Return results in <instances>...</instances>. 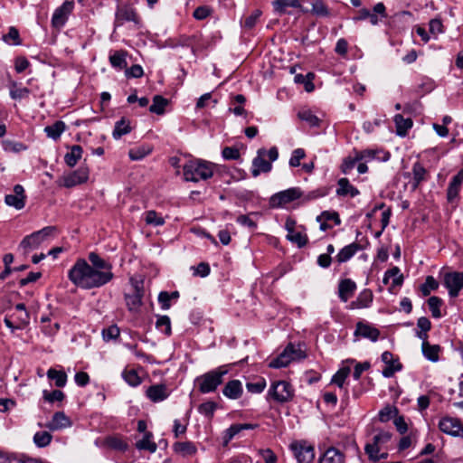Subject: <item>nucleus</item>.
I'll return each mask as SVG.
<instances>
[{"mask_svg":"<svg viewBox=\"0 0 463 463\" xmlns=\"http://www.w3.org/2000/svg\"><path fill=\"white\" fill-rule=\"evenodd\" d=\"M103 445L117 451H125L128 444L118 436H109L104 439Z\"/></svg>","mask_w":463,"mask_h":463,"instance_id":"obj_28","label":"nucleus"},{"mask_svg":"<svg viewBox=\"0 0 463 463\" xmlns=\"http://www.w3.org/2000/svg\"><path fill=\"white\" fill-rule=\"evenodd\" d=\"M65 128H66L65 123L61 120H58L54 124L45 127L44 132L46 133L48 137H50L53 140H57L60 138L61 135L64 132Z\"/></svg>","mask_w":463,"mask_h":463,"instance_id":"obj_29","label":"nucleus"},{"mask_svg":"<svg viewBox=\"0 0 463 463\" xmlns=\"http://www.w3.org/2000/svg\"><path fill=\"white\" fill-rule=\"evenodd\" d=\"M382 361L386 364V367L383 370V375L385 378L392 377L396 372L402 370V365L398 360L393 358L391 352L385 351L382 354Z\"/></svg>","mask_w":463,"mask_h":463,"instance_id":"obj_15","label":"nucleus"},{"mask_svg":"<svg viewBox=\"0 0 463 463\" xmlns=\"http://www.w3.org/2000/svg\"><path fill=\"white\" fill-rule=\"evenodd\" d=\"M361 250V247L358 243L353 242L349 245L345 246L343 249L335 256V260L341 264L348 261L358 250Z\"/></svg>","mask_w":463,"mask_h":463,"instance_id":"obj_25","label":"nucleus"},{"mask_svg":"<svg viewBox=\"0 0 463 463\" xmlns=\"http://www.w3.org/2000/svg\"><path fill=\"white\" fill-rule=\"evenodd\" d=\"M126 303L128 309L132 312H136L141 306V295L138 291H135L133 294H126Z\"/></svg>","mask_w":463,"mask_h":463,"instance_id":"obj_43","label":"nucleus"},{"mask_svg":"<svg viewBox=\"0 0 463 463\" xmlns=\"http://www.w3.org/2000/svg\"><path fill=\"white\" fill-rule=\"evenodd\" d=\"M245 101L246 98L242 94H237L233 96L231 102V107L229 108V111L232 112L236 116L245 115L246 110L242 107Z\"/></svg>","mask_w":463,"mask_h":463,"instance_id":"obj_31","label":"nucleus"},{"mask_svg":"<svg viewBox=\"0 0 463 463\" xmlns=\"http://www.w3.org/2000/svg\"><path fill=\"white\" fill-rule=\"evenodd\" d=\"M3 148L7 152L18 153L20 151L25 150L26 146L21 142H14L11 140H4L2 142Z\"/></svg>","mask_w":463,"mask_h":463,"instance_id":"obj_56","label":"nucleus"},{"mask_svg":"<svg viewBox=\"0 0 463 463\" xmlns=\"http://www.w3.org/2000/svg\"><path fill=\"white\" fill-rule=\"evenodd\" d=\"M306 156L305 150L302 148H297L293 150L291 157L289 159V165L297 167L300 165V160Z\"/></svg>","mask_w":463,"mask_h":463,"instance_id":"obj_59","label":"nucleus"},{"mask_svg":"<svg viewBox=\"0 0 463 463\" xmlns=\"http://www.w3.org/2000/svg\"><path fill=\"white\" fill-rule=\"evenodd\" d=\"M222 155L224 159L235 160L240 157V151L232 146H226L222 149Z\"/></svg>","mask_w":463,"mask_h":463,"instance_id":"obj_64","label":"nucleus"},{"mask_svg":"<svg viewBox=\"0 0 463 463\" xmlns=\"http://www.w3.org/2000/svg\"><path fill=\"white\" fill-rule=\"evenodd\" d=\"M89 178V169L87 167H80L64 178V185L72 187L86 182Z\"/></svg>","mask_w":463,"mask_h":463,"instance_id":"obj_16","label":"nucleus"},{"mask_svg":"<svg viewBox=\"0 0 463 463\" xmlns=\"http://www.w3.org/2000/svg\"><path fill=\"white\" fill-rule=\"evenodd\" d=\"M286 238L290 242L297 244L298 248L306 246L308 241L307 234L297 229L292 233H288Z\"/></svg>","mask_w":463,"mask_h":463,"instance_id":"obj_40","label":"nucleus"},{"mask_svg":"<svg viewBox=\"0 0 463 463\" xmlns=\"http://www.w3.org/2000/svg\"><path fill=\"white\" fill-rule=\"evenodd\" d=\"M300 120L307 122L310 127L319 126L320 119L309 109H301L298 113Z\"/></svg>","mask_w":463,"mask_h":463,"instance_id":"obj_44","label":"nucleus"},{"mask_svg":"<svg viewBox=\"0 0 463 463\" xmlns=\"http://www.w3.org/2000/svg\"><path fill=\"white\" fill-rule=\"evenodd\" d=\"M279 157V151L276 146H272L269 150L260 148L257 156L252 160L251 174L254 177L260 175V173H269L271 168V163Z\"/></svg>","mask_w":463,"mask_h":463,"instance_id":"obj_4","label":"nucleus"},{"mask_svg":"<svg viewBox=\"0 0 463 463\" xmlns=\"http://www.w3.org/2000/svg\"><path fill=\"white\" fill-rule=\"evenodd\" d=\"M443 282L449 290V297L456 298L463 288V272H448L444 275Z\"/></svg>","mask_w":463,"mask_h":463,"instance_id":"obj_11","label":"nucleus"},{"mask_svg":"<svg viewBox=\"0 0 463 463\" xmlns=\"http://www.w3.org/2000/svg\"><path fill=\"white\" fill-rule=\"evenodd\" d=\"M428 305L433 317L439 318L442 317L440 312V307L442 305L441 298L436 296L430 297L428 299Z\"/></svg>","mask_w":463,"mask_h":463,"instance_id":"obj_49","label":"nucleus"},{"mask_svg":"<svg viewBox=\"0 0 463 463\" xmlns=\"http://www.w3.org/2000/svg\"><path fill=\"white\" fill-rule=\"evenodd\" d=\"M439 283L432 276H428L425 282L420 286V290L423 296H429L432 290H436Z\"/></svg>","mask_w":463,"mask_h":463,"instance_id":"obj_53","label":"nucleus"},{"mask_svg":"<svg viewBox=\"0 0 463 463\" xmlns=\"http://www.w3.org/2000/svg\"><path fill=\"white\" fill-rule=\"evenodd\" d=\"M269 394L279 402H286L293 397V390L288 383L279 381L272 384Z\"/></svg>","mask_w":463,"mask_h":463,"instance_id":"obj_10","label":"nucleus"},{"mask_svg":"<svg viewBox=\"0 0 463 463\" xmlns=\"http://www.w3.org/2000/svg\"><path fill=\"white\" fill-rule=\"evenodd\" d=\"M73 1H65L61 6L55 9L52 17V25L57 29L63 27L69 15L73 11Z\"/></svg>","mask_w":463,"mask_h":463,"instance_id":"obj_12","label":"nucleus"},{"mask_svg":"<svg viewBox=\"0 0 463 463\" xmlns=\"http://www.w3.org/2000/svg\"><path fill=\"white\" fill-rule=\"evenodd\" d=\"M229 372L227 365L220 366L196 378L199 391L203 393L214 392Z\"/></svg>","mask_w":463,"mask_h":463,"instance_id":"obj_3","label":"nucleus"},{"mask_svg":"<svg viewBox=\"0 0 463 463\" xmlns=\"http://www.w3.org/2000/svg\"><path fill=\"white\" fill-rule=\"evenodd\" d=\"M183 172L185 181L207 180L213 175V165L203 160H191L184 165Z\"/></svg>","mask_w":463,"mask_h":463,"instance_id":"obj_2","label":"nucleus"},{"mask_svg":"<svg viewBox=\"0 0 463 463\" xmlns=\"http://www.w3.org/2000/svg\"><path fill=\"white\" fill-rule=\"evenodd\" d=\"M145 221L146 224L153 226H162L165 223V219L155 211L146 212Z\"/></svg>","mask_w":463,"mask_h":463,"instance_id":"obj_55","label":"nucleus"},{"mask_svg":"<svg viewBox=\"0 0 463 463\" xmlns=\"http://www.w3.org/2000/svg\"><path fill=\"white\" fill-rule=\"evenodd\" d=\"M47 376L49 379L55 381V385L57 387H63L66 384L67 375L62 371H57L51 368L47 372Z\"/></svg>","mask_w":463,"mask_h":463,"instance_id":"obj_45","label":"nucleus"},{"mask_svg":"<svg viewBox=\"0 0 463 463\" xmlns=\"http://www.w3.org/2000/svg\"><path fill=\"white\" fill-rule=\"evenodd\" d=\"M356 288L355 283L350 279H345L340 281L338 286V295L342 301L346 302L353 295Z\"/></svg>","mask_w":463,"mask_h":463,"instance_id":"obj_24","label":"nucleus"},{"mask_svg":"<svg viewBox=\"0 0 463 463\" xmlns=\"http://www.w3.org/2000/svg\"><path fill=\"white\" fill-rule=\"evenodd\" d=\"M266 387L265 380L261 379L256 383H247L246 388L251 393H260Z\"/></svg>","mask_w":463,"mask_h":463,"instance_id":"obj_61","label":"nucleus"},{"mask_svg":"<svg viewBox=\"0 0 463 463\" xmlns=\"http://www.w3.org/2000/svg\"><path fill=\"white\" fill-rule=\"evenodd\" d=\"M31 90L28 88H19L15 81L10 83V97L12 99L20 100L28 98Z\"/></svg>","mask_w":463,"mask_h":463,"instance_id":"obj_37","label":"nucleus"},{"mask_svg":"<svg viewBox=\"0 0 463 463\" xmlns=\"http://www.w3.org/2000/svg\"><path fill=\"white\" fill-rule=\"evenodd\" d=\"M382 18L387 17L386 9L383 3H378L373 6V13L370 12V16L368 17L370 24L372 25H377L379 24V17Z\"/></svg>","mask_w":463,"mask_h":463,"instance_id":"obj_42","label":"nucleus"},{"mask_svg":"<svg viewBox=\"0 0 463 463\" xmlns=\"http://www.w3.org/2000/svg\"><path fill=\"white\" fill-rule=\"evenodd\" d=\"M127 52L125 51H117L109 56V61L113 68L123 70L127 68Z\"/></svg>","mask_w":463,"mask_h":463,"instance_id":"obj_30","label":"nucleus"},{"mask_svg":"<svg viewBox=\"0 0 463 463\" xmlns=\"http://www.w3.org/2000/svg\"><path fill=\"white\" fill-rule=\"evenodd\" d=\"M426 169L419 163L416 162L412 166V188L415 190L421 182L426 179Z\"/></svg>","mask_w":463,"mask_h":463,"instance_id":"obj_32","label":"nucleus"},{"mask_svg":"<svg viewBox=\"0 0 463 463\" xmlns=\"http://www.w3.org/2000/svg\"><path fill=\"white\" fill-rule=\"evenodd\" d=\"M146 393L154 402H162L169 396L168 390L165 384L152 385L146 390Z\"/></svg>","mask_w":463,"mask_h":463,"instance_id":"obj_20","label":"nucleus"},{"mask_svg":"<svg viewBox=\"0 0 463 463\" xmlns=\"http://www.w3.org/2000/svg\"><path fill=\"white\" fill-rule=\"evenodd\" d=\"M275 12L279 14L285 13L287 7L300 8L301 5L298 0H274L272 2Z\"/></svg>","mask_w":463,"mask_h":463,"instance_id":"obj_38","label":"nucleus"},{"mask_svg":"<svg viewBox=\"0 0 463 463\" xmlns=\"http://www.w3.org/2000/svg\"><path fill=\"white\" fill-rule=\"evenodd\" d=\"M305 356V353L300 348L290 344L279 356L270 361L269 366L271 368L286 367L291 361L299 360Z\"/></svg>","mask_w":463,"mask_h":463,"instance_id":"obj_6","label":"nucleus"},{"mask_svg":"<svg viewBox=\"0 0 463 463\" xmlns=\"http://www.w3.org/2000/svg\"><path fill=\"white\" fill-rule=\"evenodd\" d=\"M463 184V169L459 170L458 174L450 181L447 189V199L449 203H453L458 197L461 186Z\"/></svg>","mask_w":463,"mask_h":463,"instance_id":"obj_17","label":"nucleus"},{"mask_svg":"<svg viewBox=\"0 0 463 463\" xmlns=\"http://www.w3.org/2000/svg\"><path fill=\"white\" fill-rule=\"evenodd\" d=\"M143 74V68L138 64L132 65L129 69H126L125 71L127 78H141Z\"/></svg>","mask_w":463,"mask_h":463,"instance_id":"obj_63","label":"nucleus"},{"mask_svg":"<svg viewBox=\"0 0 463 463\" xmlns=\"http://www.w3.org/2000/svg\"><path fill=\"white\" fill-rule=\"evenodd\" d=\"M175 450L183 456H191L195 454L196 447L190 441L177 442L174 445Z\"/></svg>","mask_w":463,"mask_h":463,"instance_id":"obj_46","label":"nucleus"},{"mask_svg":"<svg viewBox=\"0 0 463 463\" xmlns=\"http://www.w3.org/2000/svg\"><path fill=\"white\" fill-rule=\"evenodd\" d=\"M88 260L78 259L68 271L70 281L81 289L89 290L101 288L114 279L112 264L92 251Z\"/></svg>","mask_w":463,"mask_h":463,"instance_id":"obj_1","label":"nucleus"},{"mask_svg":"<svg viewBox=\"0 0 463 463\" xmlns=\"http://www.w3.org/2000/svg\"><path fill=\"white\" fill-rule=\"evenodd\" d=\"M311 13L317 17H329L331 10L325 0H315L312 4Z\"/></svg>","mask_w":463,"mask_h":463,"instance_id":"obj_34","label":"nucleus"},{"mask_svg":"<svg viewBox=\"0 0 463 463\" xmlns=\"http://www.w3.org/2000/svg\"><path fill=\"white\" fill-rule=\"evenodd\" d=\"M421 351L426 359L430 362L439 361V353L440 352V346L439 345H430V343L421 344Z\"/></svg>","mask_w":463,"mask_h":463,"instance_id":"obj_27","label":"nucleus"},{"mask_svg":"<svg viewBox=\"0 0 463 463\" xmlns=\"http://www.w3.org/2000/svg\"><path fill=\"white\" fill-rule=\"evenodd\" d=\"M71 426V420L62 411L55 412L52 420L46 423V428L50 430H58Z\"/></svg>","mask_w":463,"mask_h":463,"instance_id":"obj_19","label":"nucleus"},{"mask_svg":"<svg viewBox=\"0 0 463 463\" xmlns=\"http://www.w3.org/2000/svg\"><path fill=\"white\" fill-rule=\"evenodd\" d=\"M389 157V153L382 149H365L356 154V160H364L366 163L374 159L387 161Z\"/></svg>","mask_w":463,"mask_h":463,"instance_id":"obj_18","label":"nucleus"},{"mask_svg":"<svg viewBox=\"0 0 463 463\" xmlns=\"http://www.w3.org/2000/svg\"><path fill=\"white\" fill-rule=\"evenodd\" d=\"M130 131L131 128L129 121L125 118H122L120 120L116 122L114 130L112 132V137L115 139H119L122 136L128 134Z\"/></svg>","mask_w":463,"mask_h":463,"instance_id":"obj_36","label":"nucleus"},{"mask_svg":"<svg viewBox=\"0 0 463 463\" xmlns=\"http://www.w3.org/2000/svg\"><path fill=\"white\" fill-rule=\"evenodd\" d=\"M156 326L167 335L171 334V321L168 316H157Z\"/></svg>","mask_w":463,"mask_h":463,"instance_id":"obj_54","label":"nucleus"},{"mask_svg":"<svg viewBox=\"0 0 463 463\" xmlns=\"http://www.w3.org/2000/svg\"><path fill=\"white\" fill-rule=\"evenodd\" d=\"M152 438L153 434L151 432H146L143 439L137 442L136 447L140 450H147L154 453L156 450L157 446L152 440Z\"/></svg>","mask_w":463,"mask_h":463,"instance_id":"obj_33","label":"nucleus"},{"mask_svg":"<svg viewBox=\"0 0 463 463\" xmlns=\"http://www.w3.org/2000/svg\"><path fill=\"white\" fill-rule=\"evenodd\" d=\"M52 436L48 431H37L33 436V442L38 448H44L52 441Z\"/></svg>","mask_w":463,"mask_h":463,"instance_id":"obj_47","label":"nucleus"},{"mask_svg":"<svg viewBox=\"0 0 463 463\" xmlns=\"http://www.w3.org/2000/svg\"><path fill=\"white\" fill-rule=\"evenodd\" d=\"M168 104V100L161 95H156L153 98V104L149 107V111L157 115L165 113V109Z\"/></svg>","mask_w":463,"mask_h":463,"instance_id":"obj_41","label":"nucleus"},{"mask_svg":"<svg viewBox=\"0 0 463 463\" xmlns=\"http://www.w3.org/2000/svg\"><path fill=\"white\" fill-rule=\"evenodd\" d=\"M125 22H133L135 24H140V18L136 8L128 3H122L117 5L114 27L122 26Z\"/></svg>","mask_w":463,"mask_h":463,"instance_id":"obj_5","label":"nucleus"},{"mask_svg":"<svg viewBox=\"0 0 463 463\" xmlns=\"http://www.w3.org/2000/svg\"><path fill=\"white\" fill-rule=\"evenodd\" d=\"M81 156L82 147L79 145H74L71 146V151L65 155L64 161L69 166L72 167L81 158Z\"/></svg>","mask_w":463,"mask_h":463,"instance_id":"obj_35","label":"nucleus"},{"mask_svg":"<svg viewBox=\"0 0 463 463\" xmlns=\"http://www.w3.org/2000/svg\"><path fill=\"white\" fill-rule=\"evenodd\" d=\"M439 430L446 434L458 437L463 432L462 426L460 421L458 419L444 417L439 420Z\"/></svg>","mask_w":463,"mask_h":463,"instance_id":"obj_13","label":"nucleus"},{"mask_svg":"<svg viewBox=\"0 0 463 463\" xmlns=\"http://www.w3.org/2000/svg\"><path fill=\"white\" fill-rule=\"evenodd\" d=\"M394 123L396 126V133L398 136H406L408 130L412 127L411 118H404L401 114L394 116Z\"/></svg>","mask_w":463,"mask_h":463,"instance_id":"obj_26","label":"nucleus"},{"mask_svg":"<svg viewBox=\"0 0 463 463\" xmlns=\"http://www.w3.org/2000/svg\"><path fill=\"white\" fill-rule=\"evenodd\" d=\"M313 79L314 74L309 72L307 75L297 74L294 78V80L298 84H304L306 91L311 92L314 90V84L312 83Z\"/></svg>","mask_w":463,"mask_h":463,"instance_id":"obj_48","label":"nucleus"},{"mask_svg":"<svg viewBox=\"0 0 463 463\" xmlns=\"http://www.w3.org/2000/svg\"><path fill=\"white\" fill-rule=\"evenodd\" d=\"M373 301V293L369 289L362 291L355 301L352 305L356 308L368 307Z\"/></svg>","mask_w":463,"mask_h":463,"instance_id":"obj_39","label":"nucleus"},{"mask_svg":"<svg viewBox=\"0 0 463 463\" xmlns=\"http://www.w3.org/2000/svg\"><path fill=\"white\" fill-rule=\"evenodd\" d=\"M5 202L7 205L14 207L16 210H21L25 204L24 189L21 184H15L14 187L13 194H6Z\"/></svg>","mask_w":463,"mask_h":463,"instance_id":"obj_14","label":"nucleus"},{"mask_svg":"<svg viewBox=\"0 0 463 463\" xmlns=\"http://www.w3.org/2000/svg\"><path fill=\"white\" fill-rule=\"evenodd\" d=\"M290 448L299 463H311L315 458L314 447L306 441L293 443Z\"/></svg>","mask_w":463,"mask_h":463,"instance_id":"obj_9","label":"nucleus"},{"mask_svg":"<svg viewBox=\"0 0 463 463\" xmlns=\"http://www.w3.org/2000/svg\"><path fill=\"white\" fill-rule=\"evenodd\" d=\"M64 397V393L60 390H54L52 392L43 391V399L49 402H61Z\"/></svg>","mask_w":463,"mask_h":463,"instance_id":"obj_58","label":"nucleus"},{"mask_svg":"<svg viewBox=\"0 0 463 463\" xmlns=\"http://www.w3.org/2000/svg\"><path fill=\"white\" fill-rule=\"evenodd\" d=\"M242 392V384L239 380H232L228 382L222 390L223 395L232 400L239 399L241 396Z\"/></svg>","mask_w":463,"mask_h":463,"instance_id":"obj_22","label":"nucleus"},{"mask_svg":"<svg viewBox=\"0 0 463 463\" xmlns=\"http://www.w3.org/2000/svg\"><path fill=\"white\" fill-rule=\"evenodd\" d=\"M56 231L54 226H47L40 231L24 237L20 243V247L26 250L36 249L47 237L52 235Z\"/></svg>","mask_w":463,"mask_h":463,"instance_id":"obj_7","label":"nucleus"},{"mask_svg":"<svg viewBox=\"0 0 463 463\" xmlns=\"http://www.w3.org/2000/svg\"><path fill=\"white\" fill-rule=\"evenodd\" d=\"M337 189L336 194L338 196H345L347 195V191L352 187L349 180L347 178H340L337 182Z\"/></svg>","mask_w":463,"mask_h":463,"instance_id":"obj_60","label":"nucleus"},{"mask_svg":"<svg viewBox=\"0 0 463 463\" xmlns=\"http://www.w3.org/2000/svg\"><path fill=\"white\" fill-rule=\"evenodd\" d=\"M122 377L130 386L136 387L141 383V378L133 369L124 370L122 372Z\"/></svg>","mask_w":463,"mask_h":463,"instance_id":"obj_52","label":"nucleus"},{"mask_svg":"<svg viewBox=\"0 0 463 463\" xmlns=\"http://www.w3.org/2000/svg\"><path fill=\"white\" fill-rule=\"evenodd\" d=\"M391 438L392 434L390 432L380 431L373 437V441L378 444L380 448H383L384 444L390 441Z\"/></svg>","mask_w":463,"mask_h":463,"instance_id":"obj_62","label":"nucleus"},{"mask_svg":"<svg viewBox=\"0 0 463 463\" xmlns=\"http://www.w3.org/2000/svg\"><path fill=\"white\" fill-rule=\"evenodd\" d=\"M2 39L8 44L20 45L22 43L19 32L14 26L9 28L8 33L3 35Z\"/></svg>","mask_w":463,"mask_h":463,"instance_id":"obj_51","label":"nucleus"},{"mask_svg":"<svg viewBox=\"0 0 463 463\" xmlns=\"http://www.w3.org/2000/svg\"><path fill=\"white\" fill-rule=\"evenodd\" d=\"M355 335H360L364 338H368L373 342L377 341L380 332L377 328L373 327L369 325L364 324L362 322L357 323L356 329L354 332Z\"/></svg>","mask_w":463,"mask_h":463,"instance_id":"obj_23","label":"nucleus"},{"mask_svg":"<svg viewBox=\"0 0 463 463\" xmlns=\"http://www.w3.org/2000/svg\"><path fill=\"white\" fill-rule=\"evenodd\" d=\"M301 196L302 191L298 187H292L273 194L269 199V204L274 208L282 207Z\"/></svg>","mask_w":463,"mask_h":463,"instance_id":"obj_8","label":"nucleus"},{"mask_svg":"<svg viewBox=\"0 0 463 463\" xmlns=\"http://www.w3.org/2000/svg\"><path fill=\"white\" fill-rule=\"evenodd\" d=\"M351 369L349 366L340 368L333 376L332 383H335L338 387L342 388L345 379L350 374Z\"/></svg>","mask_w":463,"mask_h":463,"instance_id":"obj_50","label":"nucleus"},{"mask_svg":"<svg viewBox=\"0 0 463 463\" xmlns=\"http://www.w3.org/2000/svg\"><path fill=\"white\" fill-rule=\"evenodd\" d=\"M319 463H345V457L339 449L331 447L319 458Z\"/></svg>","mask_w":463,"mask_h":463,"instance_id":"obj_21","label":"nucleus"},{"mask_svg":"<svg viewBox=\"0 0 463 463\" xmlns=\"http://www.w3.org/2000/svg\"><path fill=\"white\" fill-rule=\"evenodd\" d=\"M217 408V404L214 402H206L199 405L198 411L208 417L212 418L213 416V413Z\"/></svg>","mask_w":463,"mask_h":463,"instance_id":"obj_57","label":"nucleus"}]
</instances>
